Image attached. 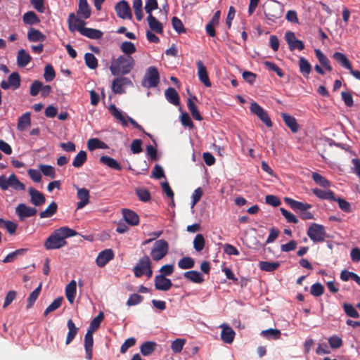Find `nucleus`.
Listing matches in <instances>:
<instances>
[{"label": "nucleus", "instance_id": "21", "mask_svg": "<svg viewBox=\"0 0 360 360\" xmlns=\"http://www.w3.org/2000/svg\"><path fill=\"white\" fill-rule=\"evenodd\" d=\"M77 198L79 200L77 203V208L82 209L89 202V191L85 188H77Z\"/></svg>", "mask_w": 360, "mask_h": 360}, {"label": "nucleus", "instance_id": "27", "mask_svg": "<svg viewBox=\"0 0 360 360\" xmlns=\"http://www.w3.org/2000/svg\"><path fill=\"white\" fill-rule=\"evenodd\" d=\"M193 100L197 101V98L195 96H191V98H188L187 101V106L191 112V115L193 117L198 121L202 120V117L200 115L199 110H198V108L195 103L193 102Z\"/></svg>", "mask_w": 360, "mask_h": 360}, {"label": "nucleus", "instance_id": "62", "mask_svg": "<svg viewBox=\"0 0 360 360\" xmlns=\"http://www.w3.org/2000/svg\"><path fill=\"white\" fill-rule=\"evenodd\" d=\"M264 66L269 70L275 72L279 77H283L284 73L283 70L274 63L266 60L264 62Z\"/></svg>", "mask_w": 360, "mask_h": 360}, {"label": "nucleus", "instance_id": "9", "mask_svg": "<svg viewBox=\"0 0 360 360\" xmlns=\"http://www.w3.org/2000/svg\"><path fill=\"white\" fill-rule=\"evenodd\" d=\"M117 15L122 19H131L132 14L127 1L122 0L115 6Z\"/></svg>", "mask_w": 360, "mask_h": 360}, {"label": "nucleus", "instance_id": "7", "mask_svg": "<svg viewBox=\"0 0 360 360\" xmlns=\"http://www.w3.org/2000/svg\"><path fill=\"white\" fill-rule=\"evenodd\" d=\"M250 110L251 112L256 115L267 127L272 126V122L268 113L258 103L256 102L252 103L250 106Z\"/></svg>", "mask_w": 360, "mask_h": 360}, {"label": "nucleus", "instance_id": "29", "mask_svg": "<svg viewBox=\"0 0 360 360\" xmlns=\"http://www.w3.org/2000/svg\"><path fill=\"white\" fill-rule=\"evenodd\" d=\"M100 162L115 170L121 171L122 169V166L116 160L107 155L101 156Z\"/></svg>", "mask_w": 360, "mask_h": 360}, {"label": "nucleus", "instance_id": "36", "mask_svg": "<svg viewBox=\"0 0 360 360\" xmlns=\"http://www.w3.org/2000/svg\"><path fill=\"white\" fill-rule=\"evenodd\" d=\"M80 34L92 39H99L103 36V32L101 30L89 27L82 29Z\"/></svg>", "mask_w": 360, "mask_h": 360}, {"label": "nucleus", "instance_id": "6", "mask_svg": "<svg viewBox=\"0 0 360 360\" xmlns=\"http://www.w3.org/2000/svg\"><path fill=\"white\" fill-rule=\"evenodd\" d=\"M307 235L314 243L323 242L326 237V231L323 225L313 223L307 230Z\"/></svg>", "mask_w": 360, "mask_h": 360}, {"label": "nucleus", "instance_id": "23", "mask_svg": "<svg viewBox=\"0 0 360 360\" xmlns=\"http://www.w3.org/2000/svg\"><path fill=\"white\" fill-rule=\"evenodd\" d=\"M122 214L125 221L131 226H136L139 223V217L134 211L129 209H123Z\"/></svg>", "mask_w": 360, "mask_h": 360}, {"label": "nucleus", "instance_id": "25", "mask_svg": "<svg viewBox=\"0 0 360 360\" xmlns=\"http://www.w3.org/2000/svg\"><path fill=\"white\" fill-rule=\"evenodd\" d=\"M147 21L151 31L155 32L158 34H162L163 27L162 23L159 20H158L153 15L152 13L148 15Z\"/></svg>", "mask_w": 360, "mask_h": 360}, {"label": "nucleus", "instance_id": "48", "mask_svg": "<svg viewBox=\"0 0 360 360\" xmlns=\"http://www.w3.org/2000/svg\"><path fill=\"white\" fill-rule=\"evenodd\" d=\"M135 193L137 195L139 200L141 202H148L151 199V195L146 188H137L135 190Z\"/></svg>", "mask_w": 360, "mask_h": 360}, {"label": "nucleus", "instance_id": "61", "mask_svg": "<svg viewBox=\"0 0 360 360\" xmlns=\"http://www.w3.org/2000/svg\"><path fill=\"white\" fill-rule=\"evenodd\" d=\"M121 51L127 54V56H130L136 51V46L131 41H124L122 43L120 46Z\"/></svg>", "mask_w": 360, "mask_h": 360}, {"label": "nucleus", "instance_id": "10", "mask_svg": "<svg viewBox=\"0 0 360 360\" xmlns=\"http://www.w3.org/2000/svg\"><path fill=\"white\" fill-rule=\"evenodd\" d=\"M37 212V210L35 207H28L24 203H20L15 207V213L21 221L26 218L34 216Z\"/></svg>", "mask_w": 360, "mask_h": 360}, {"label": "nucleus", "instance_id": "20", "mask_svg": "<svg viewBox=\"0 0 360 360\" xmlns=\"http://www.w3.org/2000/svg\"><path fill=\"white\" fill-rule=\"evenodd\" d=\"M28 191L30 195V201L34 206H41L45 203L46 198L39 191L33 187H30Z\"/></svg>", "mask_w": 360, "mask_h": 360}, {"label": "nucleus", "instance_id": "51", "mask_svg": "<svg viewBox=\"0 0 360 360\" xmlns=\"http://www.w3.org/2000/svg\"><path fill=\"white\" fill-rule=\"evenodd\" d=\"M84 61L86 65L91 70H94L98 67V60L91 53H86L84 55Z\"/></svg>", "mask_w": 360, "mask_h": 360}, {"label": "nucleus", "instance_id": "8", "mask_svg": "<svg viewBox=\"0 0 360 360\" xmlns=\"http://www.w3.org/2000/svg\"><path fill=\"white\" fill-rule=\"evenodd\" d=\"M1 87L7 90L10 88L15 90L20 86V75L17 72H14L11 73L7 80H3L1 82Z\"/></svg>", "mask_w": 360, "mask_h": 360}, {"label": "nucleus", "instance_id": "34", "mask_svg": "<svg viewBox=\"0 0 360 360\" xmlns=\"http://www.w3.org/2000/svg\"><path fill=\"white\" fill-rule=\"evenodd\" d=\"M77 14L84 19L90 17L91 9L86 0H79Z\"/></svg>", "mask_w": 360, "mask_h": 360}, {"label": "nucleus", "instance_id": "18", "mask_svg": "<svg viewBox=\"0 0 360 360\" xmlns=\"http://www.w3.org/2000/svg\"><path fill=\"white\" fill-rule=\"evenodd\" d=\"M196 65L198 68V75L200 81L207 87L211 86V82L210 81L206 67L203 63L198 60L196 61Z\"/></svg>", "mask_w": 360, "mask_h": 360}, {"label": "nucleus", "instance_id": "64", "mask_svg": "<svg viewBox=\"0 0 360 360\" xmlns=\"http://www.w3.org/2000/svg\"><path fill=\"white\" fill-rule=\"evenodd\" d=\"M172 24L174 30L179 34L185 33L186 29L181 22V20L177 17H173L172 18Z\"/></svg>", "mask_w": 360, "mask_h": 360}, {"label": "nucleus", "instance_id": "47", "mask_svg": "<svg viewBox=\"0 0 360 360\" xmlns=\"http://www.w3.org/2000/svg\"><path fill=\"white\" fill-rule=\"evenodd\" d=\"M142 6V0H132V7L138 21H141L143 18Z\"/></svg>", "mask_w": 360, "mask_h": 360}, {"label": "nucleus", "instance_id": "45", "mask_svg": "<svg viewBox=\"0 0 360 360\" xmlns=\"http://www.w3.org/2000/svg\"><path fill=\"white\" fill-rule=\"evenodd\" d=\"M0 227L5 229L9 234L13 235L15 233L18 224L13 221L0 218Z\"/></svg>", "mask_w": 360, "mask_h": 360}, {"label": "nucleus", "instance_id": "52", "mask_svg": "<svg viewBox=\"0 0 360 360\" xmlns=\"http://www.w3.org/2000/svg\"><path fill=\"white\" fill-rule=\"evenodd\" d=\"M311 178L316 184L323 188H328L330 186V181L319 173L313 172Z\"/></svg>", "mask_w": 360, "mask_h": 360}, {"label": "nucleus", "instance_id": "56", "mask_svg": "<svg viewBox=\"0 0 360 360\" xmlns=\"http://www.w3.org/2000/svg\"><path fill=\"white\" fill-rule=\"evenodd\" d=\"M63 301V297H58L54 300L45 309L44 315L47 316L49 313L58 309L62 304Z\"/></svg>", "mask_w": 360, "mask_h": 360}, {"label": "nucleus", "instance_id": "53", "mask_svg": "<svg viewBox=\"0 0 360 360\" xmlns=\"http://www.w3.org/2000/svg\"><path fill=\"white\" fill-rule=\"evenodd\" d=\"M103 319V314L100 312L94 319L91 321L90 326L87 330V332L94 333L100 326L101 321Z\"/></svg>", "mask_w": 360, "mask_h": 360}, {"label": "nucleus", "instance_id": "24", "mask_svg": "<svg viewBox=\"0 0 360 360\" xmlns=\"http://www.w3.org/2000/svg\"><path fill=\"white\" fill-rule=\"evenodd\" d=\"M221 338L224 342L231 344L233 342L235 337V331L229 326L222 325Z\"/></svg>", "mask_w": 360, "mask_h": 360}, {"label": "nucleus", "instance_id": "59", "mask_svg": "<svg viewBox=\"0 0 360 360\" xmlns=\"http://www.w3.org/2000/svg\"><path fill=\"white\" fill-rule=\"evenodd\" d=\"M280 266L279 263L277 262H260L259 263V266L261 270L271 272L276 270Z\"/></svg>", "mask_w": 360, "mask_h": 360}, {"label": "nucleus", "instance_id": "16", "mask_svg": "<svg viewBox=\"0 0 360 360\" xmlns=\"http://www.w3.org/2000/svg\"><path fill=\"white\" fill-rule=\"evenodd\" d=\"M284 201L296 212H299L300 213H302V212L306 211V210H309L312 207L311 204L297 201L290 198H285Z\"/></svg>", "mask_w": 360, "mask_h": 360}, {"label": "nucleus", "instance_id": "54", "mask_svg": "<svg viewBox=\"0 0 360 360\" xmlns=\"http://www.w3.org/2000/svg\"><path fill=\"white\" fill-rule=\"evenodd\" d=\"M41 290V284H39V286L30 294L26 306L27 309H30L32 307L38 296L39 295Z\"/></svg>", "mask_w": 360, "mask_h": 360}, {"label": "nucleus", "instance_id": "30", "mask_svg": "<svg viewBox=\"0 0 360 360\" xmlns=\"http://www.w3.org/2000/svg\"><path fill=\"white\" fill-rule=\"evenodd\" d=\"M77 291V284L75 280L71 281L65 287V296L71 304L74 302Z\"/></svg>", "mask_w": 360, "mask_h": 360}, {"label": "nucleus", "instance_id": "32", "mask_svg": "<svg viewBox=\"0 0 360 360\" xmlns=\"http://www.w3.org/2000/svg\"><path fill=\"white\" fill-rule=\"evenodd\" d=\"M30 55L25 50L20 49L17 54V64L20 68L25 67L31 61Z\"/></svg>", "mask_w": 360, "mask_h": 360}, {"label": "nucleus", "instance_id": "35", "mask_svg": "<svg viewBox=\"0 0 360 360\" xmlns=\"http://www.w3.org/2000/svg\"><path fill=\"white\" fill-rule=\"evenodd\" d=\"M165 96L167 100L174 105H179L180 103L179 96L175 89L169 87L165 90Z\"/></svg>", "mask_w": 360, "mask_h": 360}, {"label": "nucleus", "instance_id": "63", "mask_svg": "<svg viewBox=\"0 0 360 360\" xmlns=\"http://www.w3.org/2000/svg\"><path fill=\"white\" fill-rule=\"evenodd\" d=\"M186 340L181 338H177L172 342L171 349L174 353H179L181 352Z\"/></svg>", "mask_w": 360, "mask_h": 360}, {"label": "nucleus", "instance_id": "31", "mask_svg": "<svg viewBox=\"0 0 360 360\" xmlns=\"http://www.w3.org/2000/svg\"><path fill=\"white\" fill-rule=\"evenodd\" d=\"M311 191L317 198L321 200H329L331 201L336 200L334 193L330 190L324 191L319 188H313Z\"/></svg>", "mask_w": 360, "mask_h": 360}, {"label": "nucleus", "instance_id": "44", "mask_svg": "<svg viewBox=\"0 0 360 360\" xmlns=\"http://www.w3.org/2000/svg\"><path fill=\"white\" fill-rule=\"evenodd\" d=\"M333 58L336 60L343 68L347 70L351 69L352 64L345 54L340 52H335L333 53Z\"/></svg>", "mask_w": 360, "mask_h": 360}, {"label": "nucleus", "instance_id": "5", "mask_svg": "<svg viewBox=\"0 0 360 360\" xmlns=\"http://www.w3.org/2000/svg\"><path fill=\"white\" fill-rule=\"evenodd\" d=\"M168 251V243L164 239L158 240L153 244L150 252V256L153 260L159 261L167 255Z\"/></svg>", "mask_w": 360, "mask_h": 360}, {"label": "nucleus", "instance_id": "58", "mask_svg": "<svg viewBox=\"0 0 360 360\" xmlns=\"http://www.w3.org/2000/svg\"><path fill=\"white\" fill-rule=\"evenodd\" d=\"M105 143L96 138L90 139L87 141V148L91 151L97 148H105Z\"/></svg>", "mask_w": 360, "mask_h": 360}, {"label": "nucleus", "instance_id": "60", "mask_svg": "<svg viewBox=\"0 0 360 360\" xmlns=\"http://www.w3.org/2000/svg\"><path fill=\"white\" fill-rule=\"evenodd\" d=\"M342 307L345 313L348 316L354 319H358L359 317V312L356 311V309L354 307V306L352 304L344 303Z\"/></svg>", "mask_w": 360, "mask_h": 360}, {"label": "nucleus", "instance_id": "43", "mask_svg": "<svg viewBox=\"0 0 360 360\" xmlns=\"http://www.w3.org/2000/svg\"><path fill=\"white\" fill-rule=\"evenodd\" d=\"M108 110L115 119L120 121L122 125H127V122L126 121L125 117L122 115V112L115 106V105H110Z\"/></svg>", "mask_w": 360, "mask_h": 360}, {"label": "nucleus", "instance_id": "38", "mask_svg": "<svg viewBox=\"0 0 360 360\" xmlns=\"http://www.w3.org/2000/svg\"><path fill=\"white\" fill-rule=\"evenodd\" d=\"M30 112H27L22 115L18 121V129L20 131H24L31 125Z\"/></svg>", "mask_w": 360, "mask_h": 360}, {"label": "nucleus", "instance_id": "17", "mask_svg": "<svg viewBox=\"0 0 360 360\" xmlns=\"http://www.w3.org/2000/svg\"><path fill=\"white\" fill-rule=\"evenodd\" d=\"M113 258V251L111 249H105L99 252L96 259V262L98 266L103 267Z\"/></svg>", "mask_w": 360, "mask_h": 360}, {"label": "nucleus", "instance_id": "33", "mask_svg": "<svg viewBox=\"0 0 360 360\" xmlns=\"http://www.w3.org/2000/svg\"><path fill=\"white\" fill-rule=\"evenodd\" d=\"M45 35L39 30L30 28L27 32V39L31 42L44 41Z\"/></svg>", "mask_w": 360, "mask_h": 360}, {"label": "nucleus", "instance_id": "41", "mask_svg": "<svg viewBox=\"0 0 360 360\" xmlns=\"http://www.w3.org/2000/svg\"><path fill=\"white\" fill-rule=\"evenodd\" d=\"M299 68L300 72L304 77H308L311 71L310 63L304 57H300L299 59Z\"/></svg>", "mask_w": 360, "mask_h": 360}, {"label": "nucleus", "instance_id": "11", "mask_svg": "<svg viewBox=\"0 0 360 360\" xmlns=\"http://www.w3.org/2000/svg\"><path fill=\"white\" fill-rule=\"evenodd\" d=\"M264 15L269 20L274 22L282 16V9L276 3L269 5L264 10Z\"/></svg>", "mask_w": 360, "mask_h": 360}, {"label": "nucleus", "instance_id": "1", "mask_svg": "<svg viewBox=\"0 0 360 360\" xmlns=\"http://www.w3.org/2000/svg\"><path fill=\"white\" fill-rule=\"evenodd\" d=\"M78 233L68 226H62L54 230L45 240L44 246L46 250L60 249L66 245V238L75 236Z\"/></svg>", "mask_w": 360, "mask_h": 360}, {"label": "nucleus", "instance_id": "22", "mask_svg": "<svg viewBox=\"0 0 360 360\" xmlns=\"http://www.w3.org/2000/svg\"><path fill=\"white\" fill-rule=\"evenodd\" d=\"M94 339L93 334L91 332H86L84 336V349L86 352V359L91 360L93 356Z\"/></svg>", "mask_w": 360, "mask_h": 360}, {"label": "nucleus", "instance_id": "39", "mask_svg": "<svg viewBox=\"0 0 360 360\" xmlns=\"http://www.w3.org/2000/svg\"><path fill=\"white\" fill-rule=\"evenodd\" d=\"M184 276L190 281L195 283H202L204 282L203 276L197 271H188L184 274Z\"/></svg>", "mask_w": 360, "mask_h": 360}, {"label": "nucleus", "instance_id": "3", "mask_svg": "<svg viewBox=\"0 0 360 360\" xmlns=\"http://www.w3.org/2000/svg\"><path fill=\"white\" fill-rule=\"evenodd\" d=\"M11 187L15 191H25V185L20 182L15 174H12L7 178L5 175L0 176V188L3 191H6Z\"/></svg>", "mask_w": 360, "mask_h": 360}, {"label": "nucleus", "instance_id": "28", "mask_svg": "<svg viewBox=\"0 0 360 360\" xmlns=\"http://www.w3.org/2000/svg\"><path fill=\"white\" fill-rule=\"evenodd\" d=\"M68 333L67 334L65 344L68 345L72 342L75 336L78 333L79 328L76 327L72 319H69L67 322Z\"/></svg>", "mask_w": 360, "mask_h": 360}, {"label": "nucleus", "instance_id": "49", "mask_svg": "<svg viewBox=\"0 0 360 360\" xmlns=\"http://www.w3.org/2000/svg\"><path fill=\"white\" fill-rule=\"evenodd\" d=\"M87 155L86 151L80 150L77 155L75 157L72 161V165L75 167H81L86 161Z\"/></svg>", "mask_w": 360, "mask_h": 360}, {"label": "nucleus", "instance_id": "46", "mask_svg": "<svg viewBox=\"0 0 360 360\" xmlns=\"http://www.w3.org/2000/svg\"><path fill=\"white\" fill-rule=\"evenodd\" d=\"M58 210V205L56 202H51L46 210L41 212L39 216L41 218H49L54 215Z\"/></svg>", "mask_w": 360, "mask_h": 360}, {"label": "nucleus", "instance_id": "13", "mask_svg": "<svg viewBox=\"0 0 360 360\" xmlns=\"http://www.w3.org/2000/svg\"><path fill=\"white\" fill-rule=\"evenodd\" d=\"M151 265V262L148 255H144L142 257L138 264L134 267L133 271L134 273V276L137 278L141 277L145 271Z\"/></svg>", "mask_w": 360, "mask_h": 360}, {"label": "nucleus", "instance_id": "57", "mask_svg": "<svg viewBox=\"0 0 360 360\" xmlns=\"http://www.w3.org/2000/svg\"><path fill=\"white\" fill-rule=\"evenodd\" d=\"M205 245V240L204 236L200 233L197 234L193 240V248L195 250L196 252H201L204 249Z\"/></svg>", "mask_w": 360, "mask_h": 360}, {"label": "nucleus", "instance_id": "40", "mask_svg": "<svg viewBox=\"0 0 360 360\" xmlns=\"http://www.w3.org/2000/svg\"><path fill=\"white\" fill-rule=\"evenodd\" d=\"M157 343L153 341H146L140 347L141 353L145 356L150 355L156 349Z\"/></svg>", "mask_w": 360, "mask_h": 360}, {"label": "nucleus", "instance_id": "55", "mask_svg": "<svg viewBox=\"0 0 360 360\" xmlns=\"http://www.w3.org/2000/svg\"><path fill=\"white\" fill-rule=\"evenodd\" d=\"M194 265L195 261L190 257H184L178 262V266L181 269H191Z\"/></svg>", "mask_w": 360, "mask_h": 360}, {"label": "nucleus", "instance_id": "19", "mask_svg": "<svg viewBox=\"0 0 360 360\" xmlns=\"http://www.w3.org/2000/svg\"><path fill=\"white\" fill-rule=\"evenodd\" d=\"M172 285L171 280L164 276V275H157L155 277V288L156 290L167 291Z\"/></svg>", "mask_w": 360, "mask_h": 360}, {"label": "nucleus", "instance_id": "4", "mask_svg": "<svg viewBox=\"0 0 360 360\" xmlns=\"http://www.w3.org/2000/svg\"><path fill=\"white\" fill-rule=\"evenodd\" d=\"M160 82V75L156 67L150 66L146 70L142 79L141 85L143 87L150 89L156 87Z\"/></svg>", "mask_w": 360, "mask_h": 360}, {"label": "nucleus", "instance_id": "15", "mask_svg": "<svg viewBox=\"0 0 360 360\" xmlns=\"http://www.w3.org/2000/svg\"><path fill=\"white\" fill-rule=\"evenodd\" d=\"M131 84V82L127 77H117L112 83V89L115 94H122L124 93V86Z\"/></svg>", "mask_w": 360, "mask_h": 360}, {"label": "nucleus", "instance_id": "2", "mask_svg": "<svg viewBox=\"0 0 360 360\" xmlns=\"http://www.w3.org/2000/svg\"><path fill=\"white\" fill-rule=\"evenodd\" d=\"M134 63L131 56H120L111 63L110 70L113 75H127L133 69Z\"/></svg>", "mask_w": 360, "mask_h": 360}, {"label": "nucleus", "instance_id": "50", "mask_svg": "<svg viewBox=\"0 0 360 360\" xmlns=\"http://www.w3.org/2000/svg\"><path fill=\"white\" fill-rule=\"evenodd\" d=\"M281 334L280 330L274 328H269L261 332V335L269 340H278L280 338Z\"/></svg>", "mask_w": 360, "mask_h": 360}, {"label": "nucleus", "instance_id": "12", "mask_svg": "<svg viewBox=\"0 0 360 360\" xmlns=\"http://www.w3.org/2000/svg\"><path fill=\"white\" fill-rule=\"evenodd\" d=\"M285 38L290 51H294L295 49L302 51L304 49V43L301 40L296 39L294 32L291 31L286 32L285 34Z\"/></svg>", "mask_w": 360, "mask_h": 360}, {"label": "nucleus", "instance_id": "37", "mask_svg": "<svg viewBox=\"0 0 360 360\" xmlns=\"http://www.w3.org/2000/svg\"><path fill=\"white\" fill-rule=\"evenodd\" d=\"M22 21L25 25H33L40 22V20L34 11H27L22 15Z\"/></svg>", "mask_w": 360, "mask_h": 360}, {"label": "nucleus", "instance_id": "14", "mask_svg": "<svg viewBox=\"0 0 360 360\" xmlns=\"http://www.w3.org/2000/svg\"><path fill=\"white\" fill-rule=\"evenodd\" d=\"M68 29L70 32H72L77 30L80 32V30L84 28L86 23L84 20L77 17L74 13H71L68 18Z\"/></svg>", "mask_w": 360, "mask_h": 360}, {"label": "nucleus", "instance_id": "26", "mask_svg": "<svg viewBox=\"0 0 360 360\" xmlns=\"http://www.w3.org/2000/svg\"><path fill=\"white\" fill-rule=\"evenodd\" d=\"M281 117L285 124L288 128L290 129L292 132L297 133L298 131L299 126L296 119L294 117L285 112L281 113Z\"/></svg>", "mask_w": 360, "mask_h": 360}, {"label": "nucleus", "instance_id": "42", "mask_svg": "<svg viewBox=\"0 0 360 360\" xmlns=\"http://www.w3.org/2000/svg\"><path fill=\"white\" fill-rule=\"evenodd\" d=\"M315 55L319 63L325 68L328 71H331L332 66L330 64L328 58L323 53L320 49H315Z\"/></svg>", "mask_w": 360, "mask_h": 360}]
</instances>
